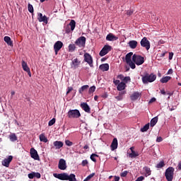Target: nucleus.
<instances>
[{
    "label": "nucleus",
    "instance_id": "1",
    "mask_svg": "<svg viewBox=\"0 0 181 181\" xmlns=\"http://www.w3.org/2000/svg\"><path fill=\"white\" fill-rule=\"evenodd\" d=\"M54 177H56L57 179H59V180H69V181H76L77 180L76 179V175L74 174H70L69 175L66 173H60V174H54Z\"/></svg>",
    "mask_w": 181,
    "mask_h": 181
},
{
    "label": "nucleus",
    "instance_id": "2",
    "mask_svg": "<svg viewBox=\"0 0 181 181\" xmlns=\"http://www.w3.org/2000/svg\"><path fill=\"white\" fill-rule=\"evenodd\" d=\"M144 84H148V83H153L155 80H156V75L153 74H148L146 73L144 76H142L141 78Z\"/></svg>",
    "mask_w": 181,
    "mask_h": 181
},
{
    "label": "nucleus",
    "instance_id": "3",
    "mask_svg": "<svg viewBox=\"0 0 181 181\" xmlns=\"http://www.w3.org/2000/svg\"><path fill=\"white\" fill-rule=\"evenodd\" d=\"M175 175V168L173 167H168L165 172V176L167 181H173V176Z\"/></svg>",
    "mask_w": 181,
    "mask_h": 181
},
{
    "label": "nucleus",
    "instance_id": "4",
    "mask_svg": "<svg viewBox=\"0 0 181 181\" xmlns=\"http://www.w3.org/2000/svg\"><path fill=\"white\" fill-rule=\"evenodd\" d=\"M132 62H134L136 66H141L145 63V58L141 55L134 54L132 57Z\"/></svg>",
    "mask_w": 181,
    "mask_h": 181
},
{
    "label": "nucleus",
    "instance_id": "5",
    "mask_svg": "<svg viewBox=\"0 0 181 181\" xmlns=\"http://www.w3.org/2000/svg\"><path fill=\"white\" fill-rule=\"evenodd\" d=\"M67 117L69 118H80V117H81V114L77 109L70 110L67 113Z\"/></svg>",
    "mask_w": 181,
    "mask_h": 181
},
{
    "label": "nucleus",
    "instance_id": "6",
    "mask_svg": "<svg viewBox=\"0 0 181 181\" xmlns=\"http://www.w3.org/2000/svg\"><path fill=\"white\" fill-rule=\"evenodd\" d=\"M76 29V21L71 20L69 24L66 25L65 27L66 33H70V32H73Z\"/></svg>",
    "mask_w": 181,
    "mask_h": 181
},
{
    "label": "nucleus",
    "instance_id": "7",
    "mask_svg": "<svg viewBox=\"0 0 181 181\" xmlns=\"http://www.w3.org/2000/svg\"><path fill=\"white\" fill-rule=\"evenodd\" d=\"M140 45L141 47H144L146 50H149L151 49V42L148 40L146 37H143L140 42Z\"/></svg>",
    "mask_w": 181,
    "mask_h": 181
},
{
    "label": "nucleus",
    "instance_id": "8",
    "mask_svg": "<svg viewBox=\"0 0 181 181\" xmlns=\"http://www.w3.org/2000/svg\"><path fill=\"white\" fill-rule=\"evenodd\" d=\"M112 49V47L110 45H105L101 51L99 53V55L103 57V56H105V54H107V53H110Z\"/></svg>",
    "mask_w": 181,
    "mask_h": 181
},
{
    "label": "nucleus",
    "instance_id": "9",
    "mask_svg": "<svg viewBox=\"0 0 181 181\" xmlns=\"http://www.w3.org/2000/svg\"><path fill=\"white\" fill-rule=\"evenodd\" d=\"M75 45H76V46H78V47H86V37H80L79 38H78L76 42H75Z\"/></svg>",
    "mask_w": 181,
    "mask_h": 181
},
{
    "label": "nucleus",
    "instance_id": "10",
    "mask_svg": "<svg viewBox=\"0 0 181 181\" xmlns=\"http://www.w3.org/2000/svg\"><path fill=\"white\" fill-rule=\"evenodd\" d=\"M83 57H84V62H86V63H88V64H89L90 67H93V57H91V55L88 53H85L83 54Z\"/></svg>",
    "mask_w": 181,
    "mask_h": 181
},
{
    "label": "nucleus",
    "instance_id": "11",
    "mask_svg": "<svg viewBox=\"0 0 181 181\" xmlns=\"http://www.w3.org/2000/svg\"><path fill=\"white\" fill-rule=\"evenodd\" d=\"M21 66L23 67V70L28 73L29 77H32V73H30V69L29 68V66H28V63H26V62H25L24 60H22Z\"/></svg>",
    "mask_w": 181,
    "mask_h": 181
},
{
    "label": "nucleus",
    "instance_id": "12",
    "mask_svg": "<svg viewBox=\"0 0 181 181\" xmlns=\"http://www.w3.org/2000/svg\"><path fill=\"white\" fill-rule=\"evenodd\" d=\"M30 153L33 159H35V160H40V158L39 157V154H37V151H36V149L34 148H30Z\"/></svg>",
    "mask_w": 181,
    "mask_h": 181
},
{
    "label": "nucleus",
    "instance_id": "13",
    "mask_svg": "<svg viewBox=\"0 0 181 181\" xmlns=\"http://www.w3.org/2000/svg\"><path fill=\"white\" fill-rule=\"evenodd\" d=\"M63 47V42L62 41H57L54 45V50L55 52V54L59 53L60 49Z\"/></svg>",
    "mask_w": 181,
    "mask_h": 181
},
{
    "label": "nucleus",
    "instance_id": "14",
    "mask_svg": "<svg viewBox=\"0 0 181 181\" xmlns=\"http://www.w3.org/2000/svg\"><path fill=\"white\" fill-rule=\"evenodd\" d=\"M58 168L60 170H66L67 165H66V160L61 158L59 161Z\"/></svg>",
    "mask_w": 181,
    "mask_h": 181
},
{
    "label": "nucleus",
    "instance_id": "15",
    "mask_svg": "<svg viewBox=\"0 0 181 181\" xmlns=\"http://www.w3.org/2000/svg\"><path fill=\"white\" fill-rule=\"evenodd\" d=\"M37 21L39 22H44L46 25H47V17L46 16H43L42 13H37Z\"/></svg>",
    "mask_w": 181,
    "mask_h": 181
},
{
    "label": "nucleus",
    "instance_id": "16",
    "mask_svg": "<svg viewBox=\"0 0 181 181\" xmlns=\"http://www.w3.org/2000/svg\"><path fill=\"white\" fill-rule=\"evenodd\" d=\"M141 97H142V93L139 92H134L131 95L130 99L132 100V101H136V100H138V98H141Z\"/></svg>",
    "mask_w": 181,
    "mask_h": 181
},
{
    "label": "nucleus",
    "instance_id": "17",
    "mask_svg": "<svg viewBox=\"0 0 181 181\" xmlns=\"http://www.w3.org/2000/svg\"><path fill=\"white\" fill-rule=\"evenodd\" d=\"M12 159H13V156H9L8 158H5L3 162V166H6V168H9V164L12 162Z\"/></svg>",
    "mask_w": 181,
    "mask_h": 181
},
{
    "label": "nucleus",
    "instance_id": "18",
    "mask_svg": "<svg viewBox=\"0 0 181 181\" xmlns=\"http://www.w3.org/2000/svg\"><path fill=\"white\" fill-rule=\"evenodd\" d=\"M81 107L82 108V110H83V111H85V112H88V114H90L91 109L90 108V106H88V104H87L86 103H83L81 104Z\"/></svg>",
    "mask_w": 181,
    "mask_h": 181
},
{
    "label": "nucleus",
    "instance_id": "19",
    "mask_svg": "<svg viewBox=\"0 0 181 181\" xmlns=\"http://www.w3.org/2000/svg\"><path fill=\"white\" fill-rule=\"evenodd\" d=\"M106 40H107L109 42H113L114 40H118V37L114 35V34H112V33H109L106 36Z\"/></svg>",
    "mask_w": 181,
    "mask_h": 181
},
{
    "label": "nucleus",
    "instance_id": "20",
    "mask_svg": "<svg viewBox=\"0 0 181 181\" xmlns=\"http://www.w3.org/2000/svg\"><path fill=\"white\" fill-rule=\"evenodd\" d=\"M4 40L8 45V46H11V47H13V41L11 40V37L5 36L4 37Z\"/></svg>",
    "mask_w": 181,
    "mask_h": 181
},
{
    "label": "nucleus",
    "instance_id": "21",
    "mask_svg": "<svg viewBox=\"0 0 181 181\" xmlns=\"http://www.w3.org/2000/svg\"><path fill=\"white\" fill-rule=\"evenodd\" d=\"M110 148L112 151H115V149L118 148V140L117 139V138L113 139Z\"/></svg>",
    "mask_w": 181,
    "mask_h": 181
},
{
    "label": "nucleus",
    "instance_id": "22",
    "mask_svg": "<svg viewBox=\"0 0 181 181\" xmlns=\"http://www.w3.org/2000/svg\"><path fill=\"white\" fill-rule=\"evenodd\" d=\"M53 145L55 149H60V148H63V145H64V143L60 141H54Z\"/></svg>",
    "mask_w": 181,
    "mask_h": 181
},
{
    "label": "nucleus",
    "instance_id": "23",
    "mask_svg": "<svg viewBox=\"0 0 181 181\" xmlns=\"http://www.w3.org/2000/svg\"><path fill=\"white\" fill-rule=\"evenodd\" d=\"M99 69L102 71H108L110 70V65L108 64H102L99 66Z\"/></svg>",
    "mask_w": 181,
    "mask_h": 181
},
{
    "label": "nucleus",
    "instance_id": "24",
    "mask_svg": "<svg viewBox=\"0 0 181 181\" xmlns=\"http://www.w3.org/2000/svg\"><path fill=\"white\" fill-rule=\"evenodd\" d=\"M81 63V62L78 61V59L76 58L72 61L71 67H73V69H78Z\"/></svg>",
    "mask_w": 181,
    "mask_h": 181
},
{
    "label": "nucleus",
    "instance_id": "25",
    "mask_svg": "<svg viewBox=\"0 0 181 181\" xmlns=\"http://www.w3.org/2000/svg\"><path fill=\"white\" fill-rule=\"evenodd\" d=\"M128 45L131 49H136V46H138V42L136 40H131L129 42Z\"/></svg>",
    "mask_w": 181,
    "mask_h": 181
},
{
    "label": "nucleus",
    "instance_id": "26",
    "mask_svg": "<svg viewBox=\"0 0 181 181\" xmlns=\"http://www.w3.org/2000/svg\"><path fill=\"white\" fill-rule=\"evenodd\" d=\"M144 170L145 172V176L146 177H148V176H151V173H152V170H151V168L148 166H145L144 167Z\"/></svg>",
    "mask_w": 181,
    "mask_h": 181
},
{
    "label": "nucleus",
    "instance_id": "27",
    "mask_svg": "<svg viewBox=\"0 0 181 181\" xmlns=\"http://www.w3.org/2000/svg\"><path fill=\"white\" fill-rule=\"evenodd\" d=\"M125 87H127V85L124 82H121L119 83L117 86V90L118 91H122L123 90H125Z\"/></svg>",
    "mask_w": 181,
    "mask_h": 181
},
{
    "label": "nucleus",
    "instance_id": "28",
    "mask_svg": "<svg viewBox=\"0 0 181 181\" xmlns=\"http://www.w3.org/2000/svg\"><path fill=\"white\" fill-rule=\"evenodd\" d=\"M8 138L11 142H16L18 141V136L15 133H11L9 136Z\"/></svg>",
    "mask_w": 181,
    "mask_h": 181
},
{
    "label": "nucleus",
    "instance_id": "29",
    "mask_svg": "<svg viewBox=\"0 0 181 181\" xmlns=\"http://www.w3.org/2000/svg\"><path fill=\"white\" fill-rule=\"evenodd\" d=\"M134 53L133 52H129L128 54H126L125 56V62L126 63H129L130 62H132L131 59V57H132Z\"/></svg>",
    "mask_w": 181,
    "mask_h": 181
},
{
    "label": "nucleus",
    "instance_id": "30",
    "mask_svg": "<svg viewBox=\"0 0 181 181\" xmlns=\"http://www.w3.org/2000/svg\"><path fill=\"white\" fill-rule=\"evenodd\" d=\"M158 116H156V117H153V119H151V120L150 122L151 127H153L154 126H156V124H158Z\"/></svg>",
    "mask_w": 181,
    "mask_h": 181
},
{
    "label": "nucleus",
    "instance_id": "31",
    "mask_svg": "<svg viewBox=\"0 0 181 181\" xmlns=\"http://www.w3.org/2000/svg\"><path fill=\"white\" fill-rule=\"evenodd\" d=\"M88 87H90L88 85H84L81 86V88L78 90L79 94H83V92L86 91V90H88Z\"/></svg>",
    "mask_w": 181,
    "mask_h": 181
},
{
    "label": "nucleus",
    "instance_id": "32",
    "mask_svg": "<svg viewBox=\"0 0 181 181\" xmlns=\"http://www.w3.org/2000/svg\"><path fill=\"white\" fill-rule=\"evenodd\" d=\"M40 142H45V144L47 142L48 140L45 134L42 133L40 135Z\"/></svg>",
    "mask_w": 181,
    "mask_h": 181
},
{
    "label": "nucleus",
    "instance_id": "33",
    "mask_svg": "<svg viewBox=\"0 0 181 181\" xmlns=\"http://www.w3.org/2000/svg\"><path fill=\"white\" fill-rule=\"evenodd\" d=\"M170 78H172V77H170V76H165V77H163L160 80V83H168V81H169V80H170Z\"/></svg>",
    "mask_w": 181,
    "mask_h": 181
},
{
    "label": "nucleus",
    "instance_id": "34",
    "mask_svg": "<svg viewBox=\"0 0 181 181\" xmlns=\"http://www.w3.org/2000/svg\"><path fill=\"white\" fill-rule=\"evenodd\" d=\"M136 156H139V153L138 152L132 151L131 153L129 154V158L132 159L134 158H136Z\"/></svg>",
    "mask_w": 181,
    "mask_h": 181
},
{
    "label": "nucleus",
    "instance_id": "35",
    "mask_svg": "<svg viewBox=\"0 0 181 181\" xmlns=\"http://www.w3.org/2000/svg\"><path fill=\"white\" fill-rule=\"evenodd\" d=\"M149 127H150L149 123L145 124V125L141 129V132H146V131H148V129H149Z\"/></svg>",
    "mask_w": 181,
    "mask_h": 181
},
{
    "label": "nucleus",
    "instance_id": "36",
    "mask_svg": "<svg viewBox=\"0 0 181 181\" xmlns=\"http://www.w3.org/2000/svg\"><path fill=\"white\" fill-rule=\"evenodd\" d=\"M76 50V45L74 44H70L69 45V52H73Z\"/></svg>",
    "mask_w": 181,
    "mask_h": 181
},
{
    "label": "nucleus",
    "instance_id": "37",
    "mask_svg": "<svg viewBox=\"0 0 181 181\" xmlns=\"http://www.w3.org/2000/svg\"><path fill=\"white\" fill-rule=\"evenodd\" d=\"M165 166V162L160 161L159 163L157 164L156 168L158 169H161V168H163Z\"/></svg>",
    "mask_w": 181,
    "mask_h": 181
},
{
    "label": "nucleus",
    "instance_id": "38",
    "mask_svg": "<svg viewBox=\"0 0 181 181\" xmlns=\"http://www.w3.org/2000/svg\"><path fill=\"white\" fill-rule=\"evenodd\" d=\"M129 67H131V69H134L136 67V66L135 65V63H134L132 61H130L129 62L127 63Z\"/></svg>",
    "mask_w": 181,
    "mask_h": 181
},
{
    "label": "nucleus",
    "instance_id": "39",
    "mask_svg": "<svg viewBox=\"0 0 181 181\" xmlns=\"http://www.w3.org/2000/svg\"><path fill=\"white\" fill-rule=\"evenodd\" d=\"M94 175H95V173H92L90 175H89L86 178H85L83 180V181H89L91 179H93V177H94Z\"/></svg>",
    "mask_w": 181,
    "mask_h": 181
},
{
    "label": "nucleus",
    "instance_id": "40",
    "mask_svg": "<svg viewBox=\"0 0 181 181\" xmlns=\"http://www.w3.org/2000/svg\"><path fill=\"white\" fill-rule=\"evenodd\" d=\"M28 11L30 12V13H33V6L30 4H28Z\"/></svg>",
    "mask_w": 181,
    "mask_h": 181
},
{
    "label": "nucleus",
    "instance_id": "41",
    "mask_svg": "<svg viewBox=\"0 0 181 181\" xmlns=\"http://www.w3.org/2000/svg\"><path fill=\"white\" fill-rule=\"evenodd\" d=\"M55 123H56V119L53 118L51 120H49V122H48V125L49 127H52V125H54Z\"/></svg>",
    "mask_w": 181,
    "mask_h": 181
},
{
    "label": "nucleus",
    "instance_id": "42",
    "mask_svg": "<svg viewBox=\"0 0 181 181\" xmlns=\"http://www.w3.org/2000/svg\"><path fill=\"white\" fill-rule=\"evenodd\" d=\"M94 91H95V86H91L89 90H88V93L89 94H93V93H94Z\"/></svg>",
    "mask_w": 181,
    "mask_h": 181
},
{
    "label": "nucleus",
    "instance_id": "43",
    "mask_svg": "<svg viewBox=\"0 0 181 181\" xmlns=\"http://www.w3.org/2000/svg\"><path fill=\"white\" fill-rule=\"evenodd\" d=\"M34 177H36L37 179H40V177H42V175L40 173H34Z\"/></svg>",
    "mask_w": 181,
    "mask_h": 181
},
{
    "label": "nucleus",
    "instance_id": "44",
    "mask_svg": "<svg viewBox=\"0 0 181 181\" xmlns=\"http://www.w3.org/2000/svg\"><path fill=\"white\" fill-rule=\"evenodd\" d=\"M127 175H128V171H127V170L120 173L121 177H126Z\"/></svg>",
    "mask_w": 181,
    "mask_h": 181
},
{
    "label": "nucleus",
    "instance_id": "45",
    "mask_svg": "<svg viewBox=\"0 0 181 181\" xmlns=\"http://www.w3.org/2000/svg\"><path fill=\"white\" fill-rule=\"evenodd\" d=\"M65 144L67 146H71L73 145V142L70 141L69 140H66Z\"/></svg>",
    "mask_w": 181,
    "mask_h": 181
},
{
    "label": "nucleus",
    "instance_id": "46",
    "mask_svg": "<svg viewBox=\"0 0 181 181\" xmlns=\"http://www.w3.org/2000/svg\"><path fill=\"white\" fill-rule=\"evenodd\" d=\"M160 94H162L163 95H166L168 94V91H165L164 88L161 89L160 90Z\"/></svg>",
    "mask_w": 181,
    "mask_h": 181
},
{
    "label": "nucleus",
    "instance_id": "47",
    "mask_svg": "<svg viewBox=\"0 0 181 181\" xmlns=\"http://www.w3.org/2000/svg\"><path fill=\"white\" fill-rule=\"evenodd\" d=\"M131 81V77L129 76H125L123 79V81H125V83H128V81Z\"/></svg>",
    "mask_w": 181,
    "mask_h": 181
},
{
    "label": "nucleus",
    "instance_id": "48",
    "mask_svg": "<svg viewBox=\"0 0 181 181\" xmlns=\"http://www.w3.org/2000/svg\"><path fill=\"white\" fill-rule=\"evenodd\" d=\"M126 13H127V16H131L132 15V13H134V11L128 10Z\"/></svg>",
    "mask_w": 181,
    "mask_h": 181
},
{
    "label": "nucleus",
    "instance_id": "49",
    "mask_svg": "<svg viewBox=\"0 0 181 181\" xmlns=\"http://www.w3.org/2000/svg\"><path fill=\"white\" fill-rule=\"evenodd\" d=\"M29 179H33L35 177V172L28 174Z\"/></svg>",
    "mask_w": 181,
    "mask_h": 181
},
{
    "label": "nucleus",
    "instance_id": "50",
    "mask_svg": "<svg viewBox=\"0 0 181 181\" xmlns=\"http://www.w3.org/2000/svg\"><path fill=\"white\" fill-rule=\"evenodd\" d=\"M82 166H86V165H88V161L87 160H83L81 163Z\"/></svg>",
    "mask_w": 181,
    "mask_h": 181
},
{
    "label": "nucleus",
    "instance_id": "51",
    "mask_svg": "<svg viewBox=\"0 0 181 181\" xmlns=\"http://www.w3.org/2000/svg\"><path fill=\"white\" fill-rule=\"evenodd\" d=\"M71 91H73V87H68L67 91H66V95L70 94V93H71Z\"/></svg>",
    "mask_w": 181,
    "mask_h": 181
},
{
    "label": "nucleus",
    "instance_id": "52",
    "mask_svg": "<svg viewBox=\"0 0 181 181\" xmlns=\"http://www.w3.org/2000/svg\"><path fill=\"white\" fill-rule=\"evenodd\" d=\"M143 180H145V177L140 176L135 181H143Z\"/></svg>",
    "mask_w": 181,
    "mask_h": 181
},
{
    "label": "nucleus",
    "instance_id": "53",
    "mask_svg": "<svg viewBox=\"0 0 181 181\" xmlns=\"http://www.w3.org/2000/svg\"><path fill=\"white\" fill-rule=\"evenodd\" d=\"M124 78L125 77L122 74H119V75L117 76V78H119V80H122V81H124Z\"/></svg>",
    "mask_w": 181,
    "mask_h": 181
},
{
    "label": "nucleus",
    "instance_id": "54",
    "mask_svg": "<svg viewBox=\"0 0 181 181\" xmlns=\"http://www.w3.org/2000/svg\"><path fill=\"white\" fill-rule=\"evenodd\" d=\"M127 94V91L126 90H123L119 93V95H120V97H124V95Z\"/></svg>",
    "mask_w": 181,
    "mask_h": 181
},
{
    "label": "nucleus",
    "instance_id": "55",
    "mask_svg": "<svg viewBox=\"0 0 181 181\" xmlns=\"http://www.w3.org/2000/svg\"><path fill=\"white\" fill-rule=\"evenodd\" d=\"M113 83L115 86H118L119 84V80H115V78L113 79Z\"/></svg>",
    "mask_w": 181,
    "mask_h": 181
},
{
    "label": "nucleus",
    "instance_id": "56",
    "mask_svg": "<svg viewBox=\"0 0 181 181\" xmlns=\"http://www.w3.org/2000/svg\"><path fill=\"white\" fill-rule=\"evenodd\" d=\"M162 141H163V139L162 138V136L157 137L156 142H162Z\"/></svg>",
    "mask_w": 181,
    "mask_h": 181
},
{
    "label": "nucleus",
    "instance_id": "57",
    "mask_svg": "<svg viewBox=\"0 0 181 181\" xmlns=\"http://www.w3.org/2000/svg\"><path fill=\"white\" fill-rule=\"evenodd\" d=\"M168 59H169V60H172L173 59V52L169 53Z\"/></svg>",
    "mask_w": 181,
    "mask_h": 181
},
{
    "label": "nucleus",
    "instance_id": "58",
    "mask_svg": "<svg viewBox=\"0 0 181 181\" xmlns=\"http://www.w3.org/2000/svg\"><path fill=\"white\" fill-rule=\"evenodd\" d=\"M115 98H116V100H117V101H121V100H122L123 98L119 95L118 96H116Z\"/></svg>",
    "mask_w": 181,
    "mask_h": 181
},
{
    "label": "nucleus",
    "instance_id": "59",
    "mask_svg": "<svg viewBox=\"0 0 181 181\" xmlns=\"http://www.w3.org/2000/svg\"><path fill=\"white\" fill-rule=\"evenodd\" d=\"M90 159L93 162H97V159H95V157L93 156L92 154L90 155Z\"/></svg>",
    "mask_w": 181,
    "mask_h": 181
},
{
    "label": "nucleus",
    "instance_id": "60",
    "mask_svg": "<svg viewBox=\"0 0 181 181\" xmlns=\"http://www.w3.org/2000/svg\"><path fill=\"white\" fill-rule=\"evenodd\" d=\"M156 101V98H153L149 100V104H152V103H155Z\"/></svg>",
    "mask_w": 181,
    "mask_h": 181
},
{
    "label": "nucleus",
    "instance_id": "61",
    "mask_svg": "<svg viewBox=\"0 0 181 181\" xmlns=\"http://www.w3.org/2000/svg\"><path fill=\"white\" fill-rule=\"evenodd\" d=\"M167 95H169L170 97L171 95H173V92H170L169 90H167Z\"/></svg>",
    "mask_w": 181,
    "mask_h": 181
},
{
    "label": "nucleus",
    "instance_id": "62",
    "mask_svg": "<svg viewBox=\"0 0 181 181\" xmlns=\"http://www.w3.org/2000/svg\"><path fill=\"white\" fill-rule=\"evenodd\" d=\"M173 73V70L172 69H169L167 74H172Z\"/></svg>",
    "mask_w": 181,
    "mask_h": 181
},
{
    "label": "nucleus",
    "instance_id": "63",
    "mask_svg": "<svg viewBox=\"0 0 181 181\" xmlns=\"http://www.w3.org/2000/svg\"><path fill=\"white\" fill-rule=\"evenodd\" d=\"M113 181H119V177L115 176V180Z\"/></svg>",
    "mask_w": 181,
    "mask_h": 181
},
{
    "label": "nucleus",
    "instance_id": "64",
    "mask_svg": "<svg viewBox=\"0 0 181 181\" xmlns=\"http://www.w3.org/2000/svg\"><path fill=\"white\" fill-rule=\"evenodd\" d=\"M177 168L179 170H181V162L178 163Z\"/></svg>",
    "mask_w": 181,
    "mask_h": 181
}]
</instances>
